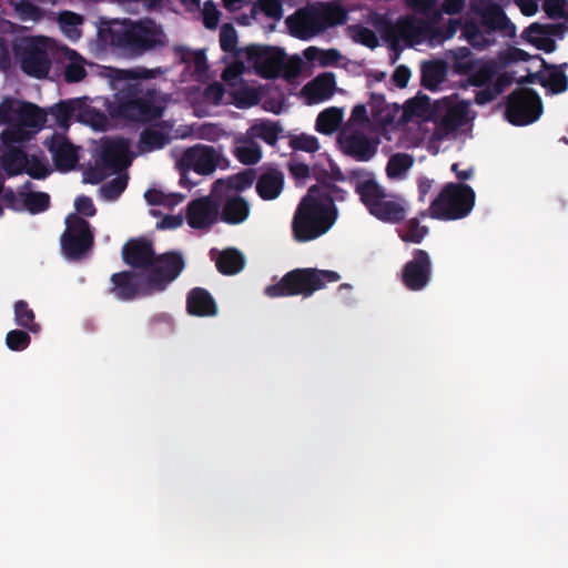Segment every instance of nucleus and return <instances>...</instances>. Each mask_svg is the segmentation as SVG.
<instances>
[{
    "label": "nucleus",
    "mask_w": 568,
    "mask_h": 568,
    "mask_svg": "<svg viewBox=\"0 0 568 568\" xmlns=\"http://www.w3.org/2000/svg\"><path fill=\"white\" fill-rule=\"evenodd\" d=\"M100 36L110 45L133 58L163 47L166 38L162 26L152 19L113 21L106 29L100 30Z\"/></svg>",
    "instance_id": "obj_1"
},
{
    "label": "nucleus",
    "mask_w": 568,
    "mask_h": 568,
    "mask_svg": "<svg viewBox=\"0 0 568 568\" xmlns=\"http://www.w3.org/2000/svg\"><path fill=\"white\" fill-rule=\"evenodd\" d=\"M125 78L134 80L128 82L115 93L110 114L114 118L124 119L130 122L151 124L160 120L164 113V106L155 103L154 90L144 89L138 77L131 71H122Z\"/></svg>",
    "instance_id": "obj_2"
},
{
    "label": "nucleus",
    "mask_w": 568,
    "mask_h": 568,
    "mask_svg": "<svg viewBox=\"0 0 568 568\" xmlns=\"http://www.w3.org/2000/svg\"><path fill=\"white\" fill-rule=\"evenodd\" d=\"M317 189L310 187L301 199L293 219L292 235L298 243L314 241L326 234L335 224L338 211L325 207L314 193Z\"/></svg>",
    "instance_id": "obj_3"
},
{
    "label": "nucleus",
    "mask_w": 568,
    "mask_h": 568,
    "mask_svg": "<svg viewBox=\"0 0 568 568\" xmlns=\"http://www.w3.org/2000/svg\"><path fill=\"white\" fill-rule=\"evenodd\" d=\"M477 19H469L464 22L463 38L476 49H485L493 44L497 33L513 36L516 32L515 24L506 16L505 11L497 3L473 6Z\"/></svg>",
    "instance_id": "obj_4"
},
{
    "label": "nucleus",
    "mask_w": 568,
    "mask_h": 568,
    "mask_svg": "<svg viewBox=\"0 0 568 568\" xmlns=\"http://www.w3.org/2000/svg\"><path fill=\"white\" fill-rule=\"evenodd\" d=\"M347 18V10L343 6L320 3L298 10L286 19V24L292 36L308 40L328 28L346 23Z\"/></svg>",
    "instance_id": "obj_5"
},
{
    "label": "nucleus",
    "mask_w": 568,
    "mask_h": 568,
    "mask_svg": "<svg viewBox=\"0 0 568 568\" xmlns=\"http://www.w3.org/2000/svg\"><path fill=\"white\" fill-rule=\"evenodd\" d=\"M339 278V274L335 271L295 268L287 272L280 282L266 286L264 293L272 298L296 295L310 297L316 291L324 288L326 283H334Z\"/></svg>",
    "instance_id": "obj_6"
},
{
    "label": "nucleus",
    "mask_w": 568,
    "mask_h": 568,
    "mask_svg": "<svg viewBox=\"0 0 568 568\" xmlns=\"http://www.w3.org/2000/svg\"><path fill=\"white\" fill-rule=\"evenodd\" d=\"M476 193L465 183L448 182L439 194L432 201L427 211H420L419 216L439 221L462 220L470 214L475 206Z\"/></svg>",
    "instance_id": "obj_7"
},
{
    "label": "nucleus",
    "mask_w": 568,
    "mask_h": 568,
    "mask_svg": "<svg viewBox=\"0 0 568 568\" xmlns=\"http://www.w3.org/2000/svg\"><path fill=\"white\" fill-rule=\"evenodd\" d=\"M374 27L392 50L395 51V55L392 58L393 63L397 60L402 50L400 40L406 45H414L419 43L422 38L429 31V24L426 20L408 14L398 17L395 22L384 16H377L374 20Z\"/></svg>",
    "instance_id": "obj_8"
},
{
    "label": "nucleus",
    "mask_w": 568,
    "mask_h": 568,
    "mask_svg": "<svg viewBox=\"0 0 568 568\" xmlns=\"http://www.w3.org/2000/svg\"><path fill=\"white\" fill-rule=\"evenodd\" d=\"M359 201L371 215L384 223L398 224L407 214L406 201L400 196L387 194L375 176L361 187Z\"/></svg>",
    "instance_id": "obj_9"
},
{
    "label": "nucleus",
    "mask_w": 568,
    "mask_h": 568,
    "mask_svg": "<svg viewBox=\"0 0 568 568\" xmlns=\"http://www.w3.org/2000/svg\"><path fill=\"white\" fill-rule=\"evenodd\" d=\"M247 62L252 63L257 74L264 79H275L284 71V78L291 79L298 74V63L294 67L285 64L283 49L270 45L251 44L244 49Z\"/></svg>",
    "instance_id": "obj_10"
},
{
    "label": "nucleus",
    "mask_w": 568,
    "mask_h": 568,
    "mask_svg": "<svg viewBox=\"0 0 568 568\" xmlns=\"http://www.w3.org/2000/svg\"><path fill=\"white\" fill-rule=\"evenodd\" d=\"M94 234L90 223L71 213L65 217V230L61 235V248L69 260L82 258L93 246Z\"/></svg>",
    "instance_id": "obj_11"
},
{
    "label": "nucleus",
    "mask_w": 568,
    "mask_h": 568,
    "mask_svg": "<svg viewBox=\"0 0 568 568\" xmlns=\"http://www.w3.org/2000/svg\"><path fill=\"white\" fill-rule=\"evenodd\" d=\"M542 102L539 94L530 88H518L507 98L505 115L513 125H528L539 119Z\"/></svg>",
    "instance_id": "obj_12"
},
{
    "label": "nucleus",
    "mask_w": 568,
    "mask_h": 568,
    "mask_svg": "<svg viewBox=\"0 0 568 568\" xmlns=\"http://www.w3.org/2000/svg\"><path fill=\"white\" fill-rule=\"evenodd\" d=\"M50 42L47 38H26L16 44V52H22L21 69L28 75L45 78L51 69Z\"/></svg>",
    "instance_id": "obj_13"
},
{
    "label": "nucleus",
    "mask_w": 568,
    "mask_h": 568,
    "mask_svg": "<svg viewBox=\"0 0 568 568\" xmlns=\"http://www.w3.org/2000/svg\"><path fill=\"white\" fill-rule=\"evenodd\" d=\"M185 268V260L180 251L156 254L155 260L145 272L154 293L163 292Z\"/></svg>",
    "instance_id": "obj_14"
},
{
    "label": "nucleus",
    "mask_w": 568,
    "mask_h": 568,
    "mask_svg": "<svg viewBox=\"0 0 568 568\" xmlns=\"http://www.w3.org/2000/svg\"><path fill=\"white\" fill-rule=\"evenodd\" d=\"M110 282V293L120 301H133L154 294L145 272L121 271L112 274Z\"/></svg>",
    "instance_id": "obj_15"
},
{
    "label": "nucleus",
    "mask_w": 568,
    "mask_h": 568,
    "mask_svg": "<svg viewBox=\"0 0 568 568\" xmlns=\"http://www.w3.org/2000/svg\"><path fill=\"white\" fill-rule=\"evenodd\" d=\"M413 258L402 268V283L413 292L423 291L432 280L433 263L427 251L415 248Z\"/></svg>",
    "instance_id": "obj_16"
},
{
    "label": "nucleus",
    "mask_w": 568,
    "mask_h": 568,
    "mask_svg": "<svg viewBox=\"0 0 568 568\" xmlns=\"http://www.w3.org/2000/svg\"><path fill=\"white\" fill-rule=\"evenodd\" d=\"M121 254L128 266L141 272L149 271L156 255L153 242L145 236L128 240Z\"/></svg>",
    "instance_id": "obj_17"
},
{
    "label": "nucleus",
    "mask_w": 568,
    "mask_h": 568,
    "mask_svg": "<svg viewBox=\"0 0 568 568\" xmlns=\"http://www.w3.org/2000/svg\"><path fill=\"white\" fill-rule=\"evenodd\" d=\"M338 142L344 154L359 162L369 161L377 152L378 141L368 138L362 131L344 130Z\"/></svg>",
    "instance_id": "obj_18"
},
{
    "label": "nucleus",
    "mask_w": 568,
    "mask_h": 568,
    "mask_svg": "<svg viewBox=\"0 0 568 568\" xmlns=\"http://www.w3.org/2000/svg\"><path fill=\"white\" fill-rule=\"evenodd\" d=\"M219 161L220 154L213 146L197 144L186 149L179 163L200 175H209L215 171Z\"/></svg>",
    "instance_id": "obj_19"
},
{
    "label": "nucleus",
    "mask_w": 568,
    "mask_h": 568,
    "mask_svg": "<svg viewBox=\"0 0 568 568\" xmlns=\"http://www.w3.org/2000/svg\"><path fill=\"white\" fill-rule=\"evenodd\" d=\"M219 204L210 196L192 200L186 207V222L195 230H209L219 219Z\"/></svg>",
    "instance_id": "obj_20"
},
{
    "label": "nucleus",
    "mask_w": 568,
    "mask_h": 568,
    "mask_svg": "<svg viewBox=\"0 0 568 568\" xmlns=\"http://www.w3.org/2000/svg\"><path fill=\"white\" fill-rule=\"evenodd\" d=\"M44 146L52 155L55 168L61 172L73 170L79 161L78 150L63 135L53 133L44 141Z\"/></svg>",
    "instance_id": "obj_21"
},
{
    "label": "nucleus",
    "mask_w": 568,
    "mask_h": 568,
    "mask_svg": "<svg viewBox=\"0 0 568 568\" xmlns=\"http://www.w3.org/2000/svg\"><path fill=\"white\" fill-rule=\"evenodd\" d=\"M173 125L169 121L156 120L145 128L139 136L138 148L142 153L161 150L171 142Z\"/></svg>",
    "instance_id": "obj_22"
},
{
    "label": "nucleus",
    "mask_w": 568,
    "mask_h": 568,
    "mask_svg": "<svg viewBox=\"0 0 568 568\" xmlns=\"http://www.w3.org/2000/svg\"><path fill=\"white\" fill-rule=\"evenodd\" d=\"M129 144L124 139L105 141L101 146L100 162L112 172H118L130 164Z\"/></svg>",
    "instance_id": "obj_23"
},
{
    "label": "nucleus",
    "mask_w": 568,
    "mask_h": 568,
    "mask_svg": "<svg viewBox=\"0 0 568 568\" xmlns=\"http://www.w3.org/2000/svg\"><path fill=\"white\" fill-rule=\"evenodd\" d=\"M186 311L197 317L214 316L217 313V305L209 291L194 287L187 294Z\"/></svg>",
    "instance_id": "obj_24"
},
{
    "label": "nucleus",
    "mask_w": 568,
    "mask_h": 568,
    "mask_svg": "<svg viewBox=\"0 0 568 568\" xmlns=\"http://www.w3.org/2000/svg\"><path fill=\"white\" fill-rule=\"evenodd\" d=\"M443 102L446 104V110L439 120L438 126L443 132L448 134L457 131L467 123L469 102L459 101L452 103L446 99H444Z\"/></svg>",
    "instance_id": "obj_25"
},
{
    "label": "nucleus",
    "mask_w": 568,
    "mask_h": 568,
    "mask_svg": "<svg viewBox=\"0 0 568 568\" xmlns=\"http://www.w3.org/2000/svg\"><path fill=\"white\" fill-rule=\"evenodd\" d=\"M335 85V75L332 72H324L304 85L303 94L310 103H318L334 94Z\"/></svg>",
    "instance_id": "obj_26"
},
{
    "label": "nucleus",
    "mask_w": 568,
    "mask_h": 568,
    "mask_svg": "<svg viewBox=\"0 0 568 568\" xmlns=\"http://www.w3.org/2000/svg\"><path fill=\"white\" fill-rule=\"evenodd\" d=\"M544 70L548 71V74L541 79V85L547 88L552 94H560L568 90V77L565 73L567 63L561 64H549L545 59L538 57Z\"/></svg>",
    "instance_id": "obj_27"
},
{
    "label": "nucleus",
    "mask_w": 568,
    "mask_h": 568,
    "mask_svg": "<svg viewBox=\"0 0 568 568\" xmlns=\"http://www.w3.org/2000/svg\"><path fill=\"white\" fill-rule=\"evenodd\" d=\"M284 186V175L275 169L263 173L256 182V192L265 201L275 200L280 196Z\"/></svg>",
    "instance_id": "obj_28"
},
{
    "label": "nucleus",
    "mask_w": 568,
    "mask_h": 568,
    "mask_svg": "<svg viewBox=\"0 0 568 568\" xmlns=\"http://www.w3.org/2000/svg\"><path fill=\"white\" fill-rule=\"evenodd\" d=\"M250 214V204L242 196H232L224 202L221 219L227 224H240Z\"/></svg>",
    "instance_id": "obj_29"
},
{
    "label": "nucleus",
    "mask_w": 568,
    "mask_h": 568,
    "mask_svg": "<svg viewBox=\"0 0 568 568\" xmlns=\"http://www.w3.org/2000/svg\"><path fill=\"white\" fill-rule=\"evenodd\" d=\"M422 85L435 91L443 83L447 75V63L443 60L424 62L422 65Z\"/></svg>",
    "instance_id": "obj_30"
},
{
    "label": "nucleus",
    "mask_w": 568,
    "mask_h": 568,
    "mask_svg": "<svg viewBox=\"0 0 568 568\" xmlns=\"http://www.w3.org/2000/svg\"><path fill=\"white\" fill-rule=\"evenodd\" d=\"M27 164L28 155L21 148L7 145L1 155V166L8 176L21 174Z\"/></svg>",
    "instance_id": "obj_31"
},
{
    "label": "nucleus",
    "mask_w": 568,
    "mask_h": 568,
    "mask_svg": "<svg viewBox=\"0 0 568 568\" xmlns=\"http://www.w3.org/2000/svg\"><path fill=\"white\" fill-rule=\"evenodd\" d=\"M311 187L317 189V192L314 193V195L320 199V202H322L325 207H329L335 211H337L335 202H344L348 197V192L346 190L332 182L321 181L318 184H314Z\"/></svg>",
    "instance_id": "obj_32"
},
{
    "label": "nucleus",
    "mask_w": 568,
    "mask_h": 568,
    "mask_svg": "<svg viewBox=\"0 0 568 568\" xmlns=\"http://www.w3.org/2000/svg\"><path fill=\"white\" fill-rule=\"evenodd\" d=\"M448 58L450 59L453 71L459 75L470 73L471 70L476 69L479 61L467 47L450 50Z\"/></svg>",
    "instance_id": "obj_33"
},
{
    "label": "nucleus",
    "mask_w": 568,
    "mask_h": 568,
    "mask_svg": "<svg viewBox=\"0 0 568 568\" xmlns=\"http://www.w3.org/2000/svg\"><path fill=\"white\" fill-rule=\"evenodd\" d=\"M282 132V126L277 122L270 120H260L258 122L251 125L247 130L250 138L260 139L268 145H275Z\"/></svg>",
    "instance_id": "obj_34"
},
{
    "label": "nucleus",
    "mask_w": 568,
    "mask_h": 568,
    "mask_svg": "<svg viewBox=\"0 0 568 568\" xmlns=\"http://www.w3.org/2000/svg\"><path fill=\"white\" fill-rule=\"evenodd\" d=\"M331 178L337 182H349L354 186L355 193L361 196V187L369 183L374 174L365 169H354L344 173L339 168H334Z\"/></svg>",
    "instance_id": "obj_35"
},
{
    "label": "nucleus",
    "mask_w": 568,
    "mask_h": 568,
    "mask_svg": "<svg viewBox=\"0 0 568 568\" xmlns=\"http://www.w3.org/2000/svg\"><path fill=\"white\" fill-rule=\"evenodd\" d=\"M17 122L38 132L47 122V113L33 103L23 102L22 106H20Z\"/></svg>",
    "instance_id": "obj_36"
},
{
    "label": "nucleus",
    "mask_w": 568,
    "mask_h": 568,
    "mask_svg": "<svg viewBox=\"0 0 568 568\" xmlns=\"http://www.w3.org/2000/svg\"><path fill=\"white\" fill-rule=\"evenodd\" d=\"M243 255L236 248L222 251L216 260V268L224 275H234L244 267Z\"/></svg>",
    "instance_id": "obj_37"
},
{
    "label": "nucleus",
    "mask_w": 568,
    "mask_h": 568,
    "mask_svg": "<svg viewBox=\"0 0 568 568\" xmlns=\"http://www.w3.org/2000/svg\"><path fill=\"white\" fill-rule=\"evenodd\" d=\"M82 106L81 99L62 100L51 106L50 112L61 126H68L71 119L77 116Z\"/></svg>",
    "instance_id": "obj_38"
},
{
    "label": "nucleus",
    "mask_w": 568,
    "mask_h": 568,
    "mask_svg": "<svg viewBox=\"0 0 568 568\" xmlns=\"http://www.w3.org/2000/svg\"><path fill=\"white\" fill-rule=\"evenodd\" d=\"M239 143L240 144L236 145L234 150V154L241 163L253 165L260 162L262 159V150L252 138L247 135V138L240 140Z\"/></svg>",
    "instance_id": "obj_39"
},
{
    "label": "nucleus",
    "mask_w": 568,
    "mask_h": 568,
    "mask_svg": "<svg viewBox=\"0 0 568 568\" xmlns=\"http://www.w3.org/2000/svg\"><path fill=\"white\" fill-rule=\"evenodd\" d=\"M342 121V110L334 106L328 108L317 115L315 129L322 134H332L339 128Z\"/></svg>",
    "instance_id": "obj_40"
},
{
    "label": "nucleus",
    "mask_w": 568,
    "mask_h": 568,
    "mask_svg": "<svg viewBox=\"0 0 568 568\" xmlns=\"http://www.w3.org/2000/svg\"><path fill=\"white\" fill-rule=\"evenodd\" d=\"M497 72L494 61H478L476 69L468 73V82L474 87H484L489 84Z\"/></svg>",
    "instance_id": "obj_41"
},
{
    "label": "nucleus",
    "mask_w": 568,
    "mask_h": 568,
    "mask_svg": "<svg viewBox=\"0 0 568 568\" xmlns=\"http://www.w3.org/2000/svg\"><path fill=\"white\" fill-rule=\"evenodd\" d=\"M37 132L31 128L19 122L9 124V128L2 133V140L6 145L14 143H24L30 141Z\"/></svg>",
    "instance_id": "obj_42"
},
{
    "label": "nucleus",
    "mask_w": 568,
    "mask_h": 568,
    "mask_svg": "<svg viewBox=\"0 0 568 568\" xmlns=\"http://www.w3.org/2000/svg\"><path fill=\"white\" fill-rule=\"evenodd\" d=\"M14 321L17 325L32 333L40 332V325L34 322V313L26 301L20 300L14 303Z\"/></svg>",
    "instance_id": "obj_43"
},
{
    "label": "nucleus",
    "mask_w": 568,
    "mask_h": 568,
    "mask_svg": "<svg viewBox=\"0 0 568 568\" xmlns=\"http://www.w3.org/2000/svg\"><path fill=\"white\" fill-rule=\"evenodd\" d=\"M428 233V227L420 225L417 217L408 220L405 225L398 230L402 241L407 243H420Z\"/></svg>",
    "instance_id": "obj_44"
},
{
    "label": "nucleus",
    "mask_w": 568,
    "mask_h": 568,
    "mask_svg": "<svg viewBox=\"0 0 568 568\" xmlns=\"http://www.w3.org/2000/svg\"><path fill=\"white\" fill-rule=\"evenodd\" d=\"M77 118L79 121L91 125L95 130H105L108 125L106 115L95 108L85 104L83 101Z\"/></svg>",
    "instance_id": "obj_45"
},
{
    "label": "nucleus",
    "mask_w": 568,
    "mask_h": 568,
    "mask_svg": "<svg viewBox=\"0 0 568 568\" xmlns=\"http://www.w3.org/2000/svg\"><path fill=\"white\" fill-rule=\"evenodd\" d=\"M23 196V206L32 214L47 211L50 206V196L44 192H19Z\"/></svg>",
    "instance_id": "obj_46"
},
{
    "label": "nucleus",
    "mask_w": 568,
    "mask_h": 568,
    "mask_svg": "<svg viewBox=\"0 0 568 568\" xmlns=\"http://www.w3.org/2000/svg\"><path fill=\"white\" fill-rule=\"evenodd\" d=\"M414 163L413 156L407 153L392 155L386 165L388 178H400Z\"/></svg>",
    "instance_id": "obj_47"
},
{
    "label": "nucleus",
    "mask_w": 568,
    "mask_h": 568,
    "mask_svg": "<svg viewBox=\"0 0 568 568\" xmlns=\"http://www.w3.org/2000/svg\"><path fill=\"white\" fill-rule=\"evenodd\" d=\"M144 199L150 205L174 206L181 203L185 195L178 193L165 194L160 190L149 189L144 193Z\"/></svg>",
    "instance_id": "obj_48"
},
{
    "label": "nucleus",
    "mask_w": 568,
    "mask_h": 568,
    "mask_svg": "<svg viewBox=\"0 0 568 568\" xmlns=\"http://www.w3.org/2000/svg\"><path fill=\"white\" fill-rule=\"evenodd\" d=\"M128 185V175L119 174L113 180L108 183H104L99 192L100 195L106 201L116 200L126 189Z\"/></svg>",
    "instance_id": "obj_49"
},
{
    "label": "nucleus",
    "mask_w": 568,
    "mask_h": 568,
    "mask_svg": "<svg viewBox=\"0 0 568 568\" xmlns=\"http://www.w3.org/2000/svg\"><path fill=\"white\" fill-rule=\"evenodd\" d=\"M348 30L351 32L352 39L355 42L361 43L372 50L379 45V41L376 33L369 28L364 27L362 24H354L349 26Z\"/></svg>",
    "instance_id": "obj_50"
},
{
    "label": "nucleus",
    "mask_w": 568,
    "mask_h": 568,
    "mask_svg": "<svg viewBox=\"0 0 568 568\" xmlns=\"http://www.w3.org/2000/svg\"><path fill=\"white\" fill-rule=\"evenodd\" d=\"M22 103V101L14 98L6 97L0 103V123L11 124L17 122Z\"/></svg>",
    "instance_id": "obj_51"
},
{
    "label": "nucleus",
    "mask_w": 568,
    "mask_h": 568,
    "mask_svg": "<svg viewBox=\"0 0 568 568\" xmlns=\"http://www.w3.org/2000/svg\"><path fill=\"white\" fill-rule=\"evenodd\" d=\"M256 179V171L254 169H245L237 174L227 179V187L237 192L244 191L250 187Z\"/></svg>",
    "instance_id": "obj_52"
},
{
    "label": "nucleus",
    "mask_w": 568,
    "mask_h": 568,
    "mask_svg": "<svg viewBox=\"0 0 568 568\" xmlns=\"http://www.w3.org/2000/svg\"><path fill=\"white\" fill-rule=\"evenodd\" d=\"M30 335L21 329H12L6 336V345L11 351H23L30 345Z\"/></svg>",
    "instance_id": "obj_53"
},
{
    "label": "nucleus",
    "mask_w": 568,
    "mask_h": 568,
    "mask_svg": "<svg viewBox=\"0 0 568 568\" xmlns=\"http://www.w3.org/2000/svg\"><path fill=\"white\" fill-rule=\"evenodd\" d=\"M237 44V33L231 23H224L220 31V47L224 52L235 51Z\"/></svg>",
    "instance_id": "obj_54"
},
{
    "label": "nucleus",
    "mask_w": 568,
    "mask_h": 568,
    "mask_svg": "<svg viewBox=\"0 0 568 568\" xmlns=\"http://www.w3.org/2000/svg\"><path fill=\"white\" fill-rule=\"evenodd\" d=\"M235 104L237 108H250L258 104L260 94L254 88H243L235 93Z\"/></svg>",
    "instance_id": "obj_55"
},
{
    "label": "nucleus",
    "mask_w": 568,
    "mask_h": 568,
    "mask_svg": "<svg viewBox=\"0 0 568 568\" xmlns=\"http://www.w3.org/2000/svg\"><path fill=\"white\" fill-rule=\"evenodd\" d=\"M23 172L37 180L45 179L50 173L47 164L36 155H32L30 159L28 158V164Z\"/></svg>",
    "instance_id": "obj_56"
},
{
    "label": "nucleus",
    "mask_w": 568,
    "mask_h": 568,
    "mask_svg": "<svg viewBox=\"0 0 568 568\" xmlns=\"http://www.w3.org/2000/svg\"><path fill=\"white\" fill-rule=\"evenodd\" d=\"M290 145L294 150H301L310 153L317 151L320 148L317 138L307 134L294 136L291 140Z\"/></svg>",
    "instance_id": "obj_57"
},
{
    "label": "nucleus",
    "mask_w": 568,
    "mask_h": 568,
    "mask_svg": "<svg viewBox=\"0 0 568 568\" xmlns=\"http://www.w3.org/2000/svg\"><path fill=\"white\" fill-rule=\"evenodd\" d=\"M64 80L68 83H75L82 81L87 77V70L82 61H71L64 68Z\"/></svg>",
    "instance_id": "obj_58"
},
{
    "label": "nucleus",
    "mask_w": 568,
    "mask_h": 568,
    "mask_svg": "<svg viewBox=\"0 0 568 568\" xmlns=\"http://www.w3.org/2000/svg\"><path fill=\"white\" fill-rule=\"evenodd\" d=\"M110 171L102 163L97 164L95 166L88 168L83 173V182L89 184H99L106 179Z\"/></svg>",
    "instance_id": "obj_59"
},
{
    "label": "nucleus",
    "mask_w": 568,
    "mask_h": 568,
    "mask_svg": "<svg viewBox=\"0 0 568 568\" xmlns=\"http://www.w3.org/2000/svg\"><path fill=\"white\" fill-rule=\"evenodd\" d=\"M261 11L268 18L280 20L283 17L281 0H258Z\"/></svg>",
    "instance_id": "obj_60"
},
{
    "label": "nucleus",
    "mask_w": 568,
    "mask_h": 568,
    "mask_svg": "<svg viewBox=\"0 0 568 568\" xmlns=\"http://www.w3.org/2000/svg\"><path fill=\"white\" fill-rule=\"evenodd\" d=\"M544 11L550 19H562L567 17L565 11L566 0H545Z\"/></svg>",
    "instance_id": "obj_61"
},
{
    "label": "nucleus",
    "mask_w": 568,
    "mask_h": 568,
    "mask_svg": "<svg viewBox=\"0 0 568 568\" xmlns=\"http://www.w3.org/2000/svg\"><path fill=\"white\" fill-rule=\"evenodd\" d=\"M220 11L212 1H206L203 9V24L207 29H215L219 24Z\"/></svg>",
    "instance_id": "obj_62"
},
{
    "label": "nucleus",
    "mask_w": 568,
    "mask_h": 568,
    "mask_svg": "<svg viewBox=\"0 0 568 568\" xmlns=\"http://www.w3.org/2000/svg\"><path fill=\"white\" fill-rule=\"evenodd\" d=\"M74 207L78 212V215H84V216H94L97 213V209L93 204V201L90 196L87 195H80L74 201Z\"/></svg>",
    "instance_id": "obj_63"
},
{
    "label": "nucleus",
    "mask_w": 568,
    "mask_h": 568,
    "mask_svg": "<svg viewBox=\"0 0 568 568\" xmlns=\"http://www.w3.org/2000/svg\"><path fill=\"white\" fill-rule=\"evenodd\" d=\"M438 0H405V4L412 9L415 13L427 14L435 7H437Z\"/></svg>",
    "instance_id": "obj_64"
}]
</instances>
